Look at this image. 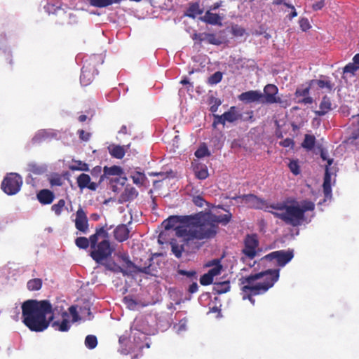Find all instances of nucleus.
Masks as SVG:
<instances>
[{
	"mask_svg": "<svg viewBox=\"0 0 359 359\" xmlns=\"http://www.w3.org/2000/svg\"><path fill=\"white\" fill-rule=\"evenodd\" d=\"M249 208L254 209H263L271 213L275 217L283 221L285 224L292 226H298L305 221V212L313 211L315 204L308 200L302 201L299 205L297 201H294L296 205H288L287 201L278 202L267 204L266 201L258 198L254 194H244L238 197Z\"/></svg>",
	"mask_w": 359,
	"mask_h": 359,
	"instance_id": "nucleus-1",
	"label": "nucleus"
},
{
	"mask_svg": "<svg viewBox=\"0 0 359 359\" xmlns=\"http://www.w3.org/2000/svg\"><path fill=\"white\" fill-rule=\"evenodd\" d=\"M22 318L31 331L43 332L54 318L52 305L48 300H27L22 304Z\"/></svg>",
	"mask_w": 359,
	"mask_h": 359,
	"instance_id": "nucleus-2",
	"label": "nucleus"
},
{
	"mask_svg": "<svg viewBox=\"0 0 359 359\" xmlns=\"http://www.w3.org/2000/svg\"><path fill=\"white\" fill-rule=\"evenodd\" d=\"M219 226L215 225L208 212L201 211L190 215L189 225L175 228V235L186 238V241L208 240L216 236Z\"/></svg>",
	"mask_w": 359,
	"mask_h": 359,
	"instance_id": "nucleus-3",
	"label": "nucleus"
},
{
	"mask_svg": "<svg viewBox=\"0 0 359 359\" xmlns=\"http://www.w3.org/2000/svg\"><path fill=\"white\" fill-rule=\"evenodd\" d=\"M111 226H98L95 228V232L90 236L91 252L90 253L92 259L97 264H102V262L110 257L114 251L109 240L108 231Z\"/></svg>",
	"mask_w": 359,
	"mask_h": 359,
	"instance_id": "nucleus-4",
	"label": "nucleus"
},
{
	"mask_svg": "<svg viewBox=\"0 0 359 359\" xmlns=\"http://www.w3.org/2000/svg\"><path fill=\"white\" fill-rule=\"evenodd\" d=\"M280 277V269H267L259 273L243 276L239 279L241 285L250 283L254 286V290L266 293L273 287Z\"/></svg>",
	"mask_w": 359,
	"mask_h": 359,
	"instance_id": "nucleus-5",
	"label": "nucleus"
},
{
	"mask_svg": "<svg viewBox=\"0 0 359 359\" xmlns=\"http://www.w3.org/2000/svg\"><path fill=\"white\" fill-rule=\"evenodd\" d=\"M103 62L104 60L100 55H93L85 61L80 76V82L82 86H87L93 82L95 75L98 74L96 67Z\"/></svg>",
	"mask_w": 359,
	"mask_h": 359,
	"instance_id": "nucleus-6",
	"label": "nucleus"
},
{
	"mask_svg": "<svg viewBox=\"0 0 359 359\" xmlns=\"http://www.w3.org/2000/svg\"><path fill=\"white\" fill-rule=\"evenodd\" d=\"M22 184V179L17 173H9L3 180L1 188L7 195H15L19 192Z\"/></svg>",
	"mask_w": 359,
	"mask_h": 359,
	"instance_id": "nucleus-7",
	"label": "nucleus"
},
{
	"mask_svg": "<svg viewBox=\"0 0 359 359\" xmlns=\"http://www.w3.org/2000/svg\"><path fill=\"white\" fill-rule=\"evenodd\" d=\"M278 88L274 84H267L264 88L263 97L262 99V104H279L280 107L286 108L288 106L287 101L283 100L278 95Z\"/></svg>",
	"mask_w": 359,
	"mask_h": 359,
	"instance_id": "nucleus-8",
	"label": "nucleus"
},
{
	"mask_svg": "<svg viewBox=\"0 0 359 359\" xmlns=\"http://www.w3.org/2000/svg\"><path fill=\"white\" fill-rule=\"evenodd\" d=\"M294 257V250L289 249L287 250H277L270 252L264 256V259L268 261H276V265L279 267L285 266Z\"/></svg>",
	"mask_w": 359,
	"mask_h": 359,
	"instance_id": "nucleus-9",
	"label": "nucleus"
},
{
	"mask_svg": "<svg viewBox=\"0 0 359 359\" xmlns=\"http://www.w3.org/2000/svg\"><path fill=\"white\" fill-rule=\"evenodd\" d=\"M259 240L257 234H248L244 239V248L242 252L249 259H254L257 253Z\"/></svg>",
	"mask_w": 359,
	"mask_h": 359,
	"instance_id": "nucleus-10",
	"label": "nucleus"
},
{
	"mask_svg": "<svg viewBox=\"0 0 359 359\" xmlns=\"http://www.w3.org/2000/svg\"><path fill=\"white\" fill-rule=\"evenodd\" d=\"M178 238H172L170 245L171 246L172 252L177 258H180L182 252L184 251L185 245H190L194 241H186V238L183 236H176Z\"/></svg>",
	"mask_w": 359,
	"mask_h": 359,
	"instance_id": "nucleus-11",
	"label": "nucleus"
},
{
	"mask_svg": "<svg viewBox=\"0 0 359 359\" xmlns=\"http://www.w3.org/2000/svg\"><path fill=\"white\" fill-rule=\"evenodd\" d=\"M190 215L178 216L173 215L169 217L167 219L163 222L164 227L168 230L174 229L180 225H189V224Z\"/></svg>",
	"mask_w": 359,
	"mask_h": 359,
	"instance_id": "nucleus-12",
	"label": "nucleus"
},
{
	"mask_svg": "<svg viewBox=\"0 0 359 359\" xmlns=\"http://www.w3.org/2000/svg\"><path fill=\"white\" fill-rule=\"evenodd\" d=\"M75 226L79 231L86 233L88 231V219L86 212L79 208L76 212Z\"/></svg>",
	"mask_w": 359,
	"mask_h": 359,
	"instance_id": "nucleus-13",
	"label": "nucleus"
},
{
	"mask_svg": "<svg viewBox=\"0 0 359 359\" xmlns=\"http://www.w3.org/2000/svg\"><path fill=\"white\" fill-rule=\"evenodd\" d=\"M262 93L260 91L251 90L242 93L238 96V98L245 104H250L252 102L262 103Z\"/></svg>",
	"mask_w": 359,
	"mask_h": 359,
	"instance_id": "nucleus-14",
	"label": "nucleus"
},
{
	"mask_svg": "<svg viewBox=\"0 0 359 359\" xmlns=\"http://www.w3.org/2000/svg\"><path fill=\"white\" fill-rule=\"evenodd\" d=\"M241 285L242 287L241 288V291L242 299L243 300L248 299L252 305H255V299L253 298V297L263 294V293H262L260 291L254 290V286L250 283H245Z\"/></svg>",
	"mask_w": 359,
	"mask_h": 359,
	"instance_id": "nucleus-15",
	"label": "nucleus"
},
{
	"mask_svg": "<svg viewBox=\"0 0 359 359\" xmlns=\"http://www.w3.org/2000/svg\"><path fill=\"white\" fill-rule=\"evenodd\" d=\"M122 259L126 262L127 268H133L134 271L135 272H140L149 275L153 274L154 269H152L151 266V259L149 260V264L147 266H144L135 265L130 260L128 256H123Z\"/></svg>",
	"mask_w": 359,
	"mask_h": 359,
	"instance_id": "nucleus-16",
	"label": "nucleus"
},
{
	"mask_svg": "<svg viewBox=\"0 0 359 359\" xmlns=\"http://www.w3.org/2000/svg\"><path fill=\"white\" fill-rule=\"evenodd\" d=\"M78 187L81 189L88 188L90 190L95 191L97 188V184L90 182V177L88 174L82 173L76 179Z\"/></svg>",
	"mask_w": 359,
	"mask_h": 359,
	"instance_id": "nucleus-17",
	"label": "nucleus"
},
{
	"mask_svg": "<svg viewBox=\"0 0 359 359\" xmlns=\"http://www.w3.org/2000/svg\"><path fill=\"white\" fill-rule=\"evenodd\" d=\"M138 196V192L135 188L127 186L124 191L121 194L118 198V202L121 203L133 201Z\"/></svg>",
	"mask_w": 359,
	"mask_h": 359,
	"instance_id": "nucleus-18",
	"label": "nucleus"
},
{
	"mask_svg": "<svg viewBox=\"0 0 359 359\" xmlns=\"http://www.w3.org/2000/svg\"><path fill=\"white\" fill-rule=\"evenodd\" d=\"M130 230L126 224H119L114 230V237L118 242H123L129 238Z\"/></svg>",
	"mask_w": 359,
	"mask_h": 359,
	"instance_id": "nucleus-19",
	"label": "nucleus"
},
{
	"mask_svg": "<svg viewBox=\"0 0 359 359\" xmlns=\"http://www.w3.org/2000/svg\"><path fill=\"white\" fill-rule=\"evenodd\" d=\"M201 20L209 25L221 26L222 18L217 13H212L211 10L208 9L205 15L201 18Z\"/></svg>",
	"mask_w": 359,
	"mask_h": 359,
	"instance_id": "nucleus-20",
	"label": "nucleus"
},
{
	"mask_svg": "<svg viewBox=\"0 0 359 359\" xmlns=\"http://www.w3.org/2000/svg\"><path fill=\"white\" fill-rule=\"evenodd\" d=\"M104 174L100 176V182H101L104 180V177L107 176H115L116 179L114 181H118L119 179L118 177L121 176L123 173V170L120 166L113 165L111 167L104 166Z\"/></svg>",
	"mask_w": 359,
	"mask_h": 359,
	"instance_id": "nucleus-21",
	"label": "nucleus"
},
{
	"mask_svg": "<svg viewBox=\"0 0 359 359\" xmlns=\"http://www.w3.org/2000/svg\"><path fill=\"white\" fill-rule=\"evenodd\" d=\"M208 215L212 218V220L215 223V225H219L221 224L223 226H226L229 224L232 218V214L229 211H226V214L216 215L213 214L211 211H208Z\"/></svg>",
	"mask_w": 359,
	"mask_h": 359,
	"instance_id": "nucleus-22",
	"label": "nucleus"
},
{
	"mask_svg": "<svg viewBox=\"0 0 359 359\" xmlns=\"http://www.w3.org/2000/svg\"><path fill=\"white\" fill-rule=\"evenodd\" d=\"M54 198L53 192L48 189H42L37 194V199L43 205L50 204Z\"/></svg>",
	"mask_w": 359,
	"mask_h": 359,
	"instance_id": "nucleus-23",
	"label": "nucleus"
},
{
	"mask_svg": "<svg viewBox=\"0 0 359 359\" xmlns=\"http://www.w3.org/2000/svg\"><path fill=\"white\" fill-rule=\"evenodd\" d=\"M319 110L316 111L315 113L316 115L322 116L325 115L332 109V102L330 97L327 95H325L319 105Z\"/></svg>",
	"mask_w": 359,
	"mask_h": 359,
	"instance_id": "nucleus-24",
	"label": "nucleus"
},
{
	"mask_svg": "<svg viewBox=\"0 0 359 359\" xmlns=\"http://www.w3.org/2000/svg\"><path fill=\"white\" fill-rule=\"evenodd\" d=\"M226 121L229 123L235 122L242 118V114L237 110L236 107H231L228 111L223 114Z\"/></svg>",
	"mask_w": 359,
	"mask_h": 359,
	"instance_id": "nucleus-25",
	"label": "nucleus"
},
{
	"mask_svg": "<svg viewBox=\"0 0 359 359\" xmlns=\"http://www.w3.org/2000/svg\"><path fill=\"white\" fill-rule=\"evenodd\" d=\"M230 287V282L229 280L216 282L213 283L212 290L215 294H221L229 291Z\"/></svg>",
	"mask_w": 359,
	"mask_h": 359,
	"instance_id": "nucleus-26",
	"label": "nucleus"
},
{
	"mask_svg": "<svg viewBox=\"0 0 359 359\" xmlns=\"http://www.w3.org/2000/svg\"><path fill=\"white\" fill-rule=\"evenodd\" d=\"M323 188L325 197L330 198L332 196L331 175L327 168L325 170Z\"/></svg>",
	"mask_w": 359,
	"mask_h": 359,
	"instance_id": "nucleus-27",
	"label": "nucleus"
},
{
	"mask_svg": "<svg viewBox=\"0 0 359 359\" xmlns=\"http://www.w3.org/2000/svg\"><path fill=\"white\" fill-rule=\"evenodd\" d=\"M214 266L213 268L208 271V273L214 278L215 276L220 274L222 269V266L220 264V261L218 259H213L211 262L207 264V266Z\"/></svg>",
	"mask_w": 359,
	"mask_h": 359,
	"instance_id": "nucleus-28",
	"label": "nucleus"
},
{
	"mask_svg": "<svg viewBox=\"0 0 359 359\" xmlns=\"http://www.w3.org/2000/svg\"><path fill=\"white\" fill-rule=\"evenodd\" d=\"M27 170L29 173L40 175L43 174L46 171V167L43 165H39L36 163H30L27 165Z\"/></svg>",
	"mask_w": 359,
	"mask_h": 359,
	"instance_id": "nucleus-29",
	"label": "nucleus"
},
{
	"mask_svg": "<svg viewBox=\"0 0 359 359\" xmlns=\"http://www.w3.org/2000/svg\"><path fill=\"white\" fill-rule=\"evenodd\" d=\"M109 151L112 157L117 159H122L126 154L123 147L120 145H115L111 147H109Z\"/></svg>",
	"mask_w": 359,
	"mask_h": 359,
	"instance_id": "nucleus-30",
	"label": "nucleus"
},
{
	"mask_svg": "<svg viewBox=\"0 0 359 359\" xmlns=\"http://www.w3.org/2000/svg\"><path fill=\"white\" fill-rule=\"evenodd\" d=\"M310 85L312 86L316 85L319 88H326L329 91L333 88V84L330 80L313 79L310 81Z\"/></svg>",
	"mask_w": 359,
	"mask_h": 359,
	"instance_id": "nucleus-31",
	"label": "nucleus"
},
{
	"mask_svg": "<svg viewBox=\"0 0 359 359\" xmlns=\"http://www.w3.org/2000/svg\"><path fill=\"white\" fill-rule=\"evenodd\" d=\"M103 264V263L102 264ZM104 267L107 270H109L114 273H122L124 276L127 275L128 273L126 270L122 269L119 265H118L115 262L110 261L104 264Z\"/></svg>",
	"mask_w": 359,
	"mask_h": 359,
	"instance_id": "nucleus-32",
	"label": "nucleus"
},
{
	"mask_svg": "<svg viewBox=\"0 0 359 359\" xmlns=\"http://www.w3.org/2000/svg\"><path fill=\"white\" fill-rule=\"evenodd\" d=\"M75 244L79 248L86 250L89 247V245L91 247L90 236L89 238L83 236L78 237L75 240Z\"/></svg>",
	"mask_w": 359,
	"mask_h": 359,
	"instance_id": "nucleus-33",
	"label": "nucleus"
},
{
	"mask_svg": "<svg viewBox=\"0 0 359 359\" xmlns=\"http://www.w3.org/2000/svg\"><path fill=\"white\" fill-rule=\"evenodd\" d=\"M52 326L60 332H67L70 328L69 321L67 319H63L61 322L55 321Z\"/></svg>",
	"mask_w": 359,
	"mask_h": 359,
	"instance_id": "nucleus-34",
	"label": "nucleus"
},
{
	"mask_svg": "<svg viewBox=\"0 0 359 359\" xmlns=\"http://www.w3.org/2000/svg\"><path fill=\"white\" fill-rule=\"evenodd\" d=\"M69 169L72 171H88L89 166L86 163H84L81 161H74L73 164L69 165Z\"/></svg>",
	"mask_w": 359,
	"mask_h": 359,
	"instance_id": "nucleus-35",
	"label": "nucleus"
},
{
	"mask_svg": "<svg viewBox=\"0 0 359 359\" xmlns=\"http://www.w3.org/2000/svg\"><path fill=\"white\" fill-rule=\"evenodd\" d=\"M316 143V138L313 135L306 134L302 144V147L308 150L313 149Z\"/></svg>",
	"mask_w": 359,
	"mask_h": 359,
	"instance_id": "nucleus-36",
	"label": "nucleus"
},
{
	"mask_svg": "<svg viewBox=\"0 0 359 359\" xmlns=\"http://www.w3.org/2000/svg\"><path fill=\"white\" fill-rule=\"evenodd\" d=\"M27 286L30 291L39 290L42 287V280L41 278L31 279L27 282Z\"/></svg>",
	"mask_w": 359,
	"mask_h": 359,
	"instance_id": "nucleus-37",
	"label": "nucleus"
},
{
	"mask_svg": "<svg viewBox=\"0 0 359 359\" xmlns=\"http://www.w3.org/2000/svg\"><path fill=\"white\" fill-rule=\"evenodd\" d=\"M131 178L133 183L139 186L142 185L144 181L147 180L145 175L143 172L139 171H135L134 173H133Z\"/></svg>",
	"mask_w": 359,
	"mask_h": 359,
	"instance_id": "nucleus-38",
	"label": "nucleus"
},
{
	"mask_svg": "<svg viewBox=\"0 0 359 359\" xmlns=\"http://www.w3.org/2000/svg\"><path fill=\"white\" fill-rule=\"evenodd\" d=\"M203 11L200 9L198 4H194L190 6L187 10V16L194 18L197 15H200Z\"/></svg>",
	"mask_w": 359,
	"mask_h": 359,
	"instance_id": "nucleus-39",
	"label": "nucleus"
},
{
	"mask_svg": "<svg viewBox=\"0 0 359 359\" xmlns=\"http://www.w3.org/2000/svg\"><path fill=\"white\" fill-rule=\"evenodd\" d=\"M85 345L89 349L95 348L97 345V339L95 335H88L85 339Z\"/></svg>",
	"mask_w": 359,
	"mask_h": 359,
	"instance_id": "nucleus-40",
	"label": "nucleus"
},
{
	"mask_svg": "<svg viewBox=\"0 0 359 359\" xmlns=\"http://www.w3.org/2000/svg\"><path fill=\"white\" fill-rule=\"evenodd\" d=\"M288 168L291 172L294 175H298L301 172L298 160H290V163H288Z\"/></svg>",
	"mask_w": 359,
	"mask_h": 359,
	"instance_id": "nucleus-41",
	"label": "nucleus"
},
{
	"mask_svg": "<svg viewBox=\"0 0 359 359\" xmlns=\"http://www.w3.org/2000/svg\"><path fill=\"white\" fill-rule=\"evenodd\" d=\"M206 39L208 43L217 46L221 45L224 41V39L217 37V36L212 33H207Z\"/></svg>",
	"mask_w": 359,
	"mask_h": 359,
	"instance_id": "nucleus-42",
	"label": "nucleus"
},
{
	"mask_svg": "<svg viewBox=\"0 0 359 359\" xmlns=\"http://www.w3.org/2000/svg\"><path fill=\"white\" fill-rule=\"evenodd\" d=\"M231 33L235 37H241L246 34V30L238 25H233L231 26Z\"/></svg>",
	"mask_w": 359,
	"mask_h": 359,
	"instance_id": "nucleus-43",
	"label": "nucleus"
},
{
	"mask_svg": "<svg viewBox=\"0 0 359 359\" xmlns=\"http://www.w3.org/2000/svg\"><path fill=\"white\" fill-rule=\"evenodd\" d=\"M65 206V201L60 199L58 202L52 205L51 209L56 215H60Z\"/></svg>",
	"mask_w": 359,
	"mask_h": 359,
	"instance_id": "nucleus-44",
	"label": "nucleus"
},
{
	"mask_svg": "<svg viewBox=\"0 0 359 359\" xmlns=\"http://www.w3.org/2000/svg\"><path fill=\"white\" fill-rule=\"evenodd\" d=\"M222 79V74L220 72H216L208 79V83L211 85L219 83Z\"/></svg>",
	"mask_w": 359,
	"mask_h": 359,
	"instance_id": "nucleus-45",
	"label": "nucleus"
},
{
	"mask_svg": "<svg viewBox=\"0 0 359 359\" xmlns=\"http://www.w3.org/2000/svg\"><path fill=\"white\" fill-rule=\"evenodd\" d=\"M195 156L198 158H203L207 156H210V151L206 146L200 147L196 151Z\"/></svg>",
	"mask_w": 359,
	"mask_h": 359,
	"instance_id": "nucleus-46",
	"label": "nucleus"
},
{
	"mask_svg": "<svg viewBox=\"0 0 359 359\" xmlns=\"http://www.w3.org/2000/svg\"><path fill=\"white\" fill-rule=\"evenodd\" d=\"M358 69H359V67H358L353 62V63L350 62L344 67V74L348 73V74H351V75H354Z\"/></svg>",
	"mask_w": 359,
	"mask_h": 359,
	"instance_id": "nucleus-47",
	"label": "nucleus"
},
{
	"mask_svg": "<svg viewBox=\"0 0 359 359\" xmlns=\"http://www.w3.org/2000/svg\"><path fill=\"white\" fill-rule=\"evenodd\" d=\"M212 282L213 278L208 273L203 274L200 278V283L202 285H209Z\"/></svg>",
	"mask_w": 359,
	"mask_h": 359,
	"instance_id": "nucleus-48",
	"label": "nucleus"
},
{
	"mask_svg": "<svg viewBox=\"0 0 359 359\" xmlns=\"http://www.w3.org/2000/svg\"><path fill=\"white\" fill-rule=\"evenodd\" d=\"M312 88V86L309 83V86L304 88H297L295 92L296 97H305L309 95V90Z\"/></svg>",
	"mask_w": 359,
	"mask_h": 359,
	"instance_id": "nucleus-49",
	"label": "nucleus"
},
{
	"mask_svg": "<svg viewBox=\"0 0 359 359\" xmlns=\"http://www.w3.org/2000/svg\"><path fill=\"white\" fill-rule=\"evenodd\" d=\"M124 303L127 306L132 310H134L137 305V302L130 296H126L123 298Z\"/></svg>",
	"mask_w": 359,
	"mask_h": 359,
	"instance_id": "nucleus-50",
	"label": "nucleus"
},
{
	"mask_svg": "<svg viewBox=\"0 0 359 359\" xmlns=\"http://www.w3.org/2000/svg\"><path fill=\"white\" fill-rule=\"evenodd\" d=\"M77 134L79 135V139L85 142L88 141L91 137L90 133L86 132L83 130H79Z\"/></svg>",
	"mask_w": 359,
	"mask_h": 359,
	"instance_id": "nucleus-51",
	"label": "nucleus"
},
{
	"mask_svg": "<svg viewBox=\"0 0 359 359\" xmlns=\"http://www.w3.org/2000/svg\"><path fill=\"white\" fill-rule=\"evenodd\" d=\"M213 116H214V121L212 123V126L214 128H216L217 125H218V124H222V125L225 124L226 119L223 117V114L220 115V116L214 114Z\"/></svg>",
	"mask_w": 359,
	"mask_h": 359,
	"instance_id": "nucleus-52",
	"label": "nucleus"
},
{
	"mask_svg": "<svg viewBox=\"0 0 359 359\" xmlns=\"http://www.w3.org/2000/svg\"><path fill=\"white\" fill-rule=\"evenodd\" d=\"M320 157L323 161H327V164L325 165V170L327 168L329 170V166H330L333 163V159L327 157V152L323 149L320 151Z\"/></svg>",
	"mask_w": 359,
	"mask_h": 359,
	"instance_id": "nucleus-53",
	"label": "nucleus"
},
{
	"mask_svg": "<svg viewBox=\"0 0 359 359\" xmlns=\"http://www.w3.org/2000/svg\"><path fill=\"white\" fill-rule=\"evenodd\" d=\"M299 26L303 31H306L311 28L310 23L307 18H302L299 21Z\"/></svg>",
	"mask_w": 359,
	"mask_h": 359,
	"instance_id": "nucleus-54",
	"label": "nucleus"
},
{
	"mask_svg": "<svg viewBox=\"0 0 359 359\" xmlns=\"http://www.w3.org/2000/svg\"><path fill=\"white\" fill-rule=\"evenodd\" d=\"M196 176L200 180H205L208 177V172L206 168H201L196 172Z\"/></svg>",
	"mask_w": 359,
	"mask_h": 359,
	"instance_id": "nucleus-55",
	"label": "nucleus"
},
{
	"mask_svg": "<svg viewBox=\"0 0 359 359\" xmlns=\"http://www.w3.org/2000/svg\"><path fill=\"white\" fill-rule=\"evenodd\" d=\"M193 203L198 207L202 208L206 203L205 199L201 196H196L193 197Z\"/></svg>",
	"mask_w": 359,
	"mask_h": 359,
	"instance_id": "nucleus-56",
	"label": "nucleus"
},
{
	"mask_svg": "<svg viewBox=\"0 0 359 359\" xmlns=\"http://www.w3.org/2000/svg\"><path fill=\"white\" fill-rule=\"evenodd\" d=\"M325 5V0H320L319 1L316 2L312 5V8L313 11H317L321 10Z\"/></svg>",
	"mask_w": 359,
	"mask_h": 359,
	"instance_id": "nucleus-57",
	"label": "nucleus"
},
{
	"mask_svg": "<svg viewBox=\"0 0 359 359\" xmlns=\"http://www.w3.org/2000/svg\"><path fill=\"white\" fill-rule=\"evenodd\" d=\"M206 35H207V33H205V32L194 34L193 36V39L198 40L200 42L207 41Z\"/></svg>",
	"mask_w": 359,
	"mask_h": 359,
	"instance_id": "nucleus-58",
	"label": "nucleus"
},
{
	"mask_svg": "<svg viewBox=\"0 0 359 359\" xmlns=\"http://www.w3.org/2000/svg\"><path fill=\"white\" fill-rule=\"evenodd\" d=\"M280 145L283 147H292L294 145V141L293 140L290 138H286L283 140V141L280 142Z\"/></svg>",
	"mask_w": 359,
	"mask_h": 359,
	"instance_id": "nucleus-59",
	"label": "nucleus"
},
{
	"mask_svg": "<svg viewBox=\"0 0 359 359\" xmlns=\"http://www.w3.org/2000/svg\"><path fill=\"white\" fill-rule=\"evenodd\" d=\"M285 6H287L289 8L292 9V13L288 15V18L290 20L292 19L293 18L296 17L297 15V13L294 8V6L290 4H285Z\"/></svg>",
	"mask_w": 359,
	"mask_h": 359,
	"instance_id": "nucleus-60",
	"label": "nucleus"
},
{
	"mask_svg": "<svg viewBox=\"0 0 359 359\" xmlns=\"http://www.w3.org/2000/svg\"><path fill=\"white\" fill-rule=\"evenodd\" d=\"M69 311L72 315L74 321H76L78 319L76 308L74 306H72L69 308Z\"/></svg>",
	"mask_w": 359,
	"mask_h": 359,
	"instance_id": "nucleus-61",
	"label": "nucleus"
},
{
	"mask_svg": "<svg viewBox=\"0 0 359 359\" xmlns=\"http://www.w3.org/2000/svg\"><path fill=\"white\" fill-rule=\"evenodd\" d=\"M198 285L197 283L194 282L189 285L188 291L189 293L192 294V293L196 292L198 291Z\"/></svg>",
	"mask_w": 359,
	"mask_h": 359,
	"instance_id": "nucleus-62",
	"label": "nucleus"
},
{
	"mask_svg": "<svg viewBox=\"0 0 359 359\" xmlns=\"http://www.w3.org/2000/svg\"><path fill=\"white\" fill-rule=\"evenodd\" d=\"M221 104L220 100H215V103L210 107V110L211 112L215 113L217 111L218 107Z\"/></svg>",
	"mask_w": 359,
	"mask_h": 359,
	"instance_id": "nucleus-63",
	"label": "nucleus"
},
{
	"mask_svg": "<svg viewBox=\"0 0 359 359\" xmlns=\"http://www.w3.org/2000/svg\"><path fill=\"white\" fill-rule=\"evenodd\" d=\"M265 29H266L264 27L260 26L259 29L254 30L252 32V34L255 36L262 35L264 33H265Z\"/></svg>",
	"mask_w": 359,
	"mask_h": 359,
	"instance_id": "nucleus-64",
	"label": "nucleus"
}]
</instances>
